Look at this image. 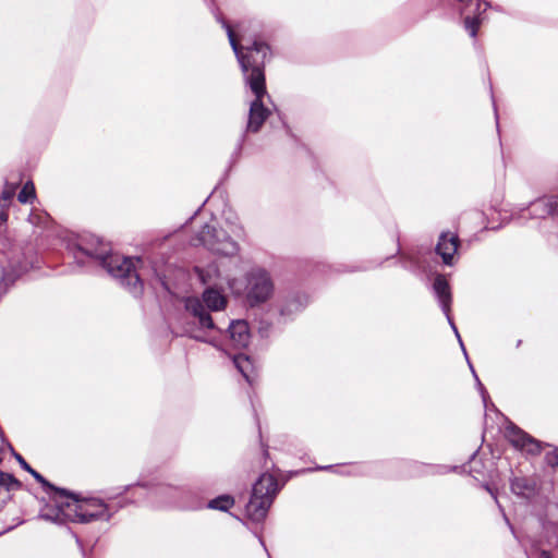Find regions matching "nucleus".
Listing matches in <instances>:
<instances>
[{"label": "nucleus", "instance_id": "1", "mask_svg": "<svg viewBox=\"0 0 558 558\" xmlns=\"http://www.w3.org/2000/svg\"><path fill=\"white\" fill-rule=\"evenodd\" d=\"M225 27L242 71L247 73L251 70V73L246 76V82L255 95V100L252 101L250 107L247 131L255 133L259 131L270 114V111L263 104V97L266 95L263 64L269 48L258 40H254L252 46L242 47L235 38L233 28L227 23H225Z\"/></svg>", "mask_w": 558, "mask_h": 558}, {"label": "nucleus", "instance_id": "2", "mask_svg": "<svg viewBox=\"0 0 558 558\" xmlns=\"http://www.w3.org/2000/svg\"><path fill=\"white\" fill-rule=\"evenodd\" d=\"M80 251L99 259L108 272L113 277L120 278L130 288L132 293L135 295L142 293V282L132 258L109 255V248L102 243H99V248L80 247Z\"/></svg>", "mask_w": 558, "mask_h": 558}, {"label": "nucleus", "instance_id": "3", "mask_svg": "<svg viewBox=\"0 0 558 558\" xmlns=\"http://www.w3.org/2000/svg\"><path fill=\"white\" fill-rule=\"evenodd\" d=\"M47 520L63 522L65 519L80 522H89L95 519H109L106 505L99 499L78 500L71 496V500L60 505V512L54 517L48 513L41 515Z\"/></svg>", "mask_w": 558, "mask_h": 558}, {"label": "nucleus", "instance_id": "4", "mask_svg": "<svg viewBox=\"0 0 558 558\" xmlns=\"http://www.w3.org/2000/svg\"><path fill=\"white\" fill-rule=\"evenodd\" d=\"M227 305L226 296L216 288L208 287L203 292L202 300L190 296L184 300L185 310L198 319L202 328L214 329L215 325L207 311H221Z\"/></svg>", "mask_w": 558, "mask_h": 558}, {"label": "nucleus", "instance_id": "5", "mask_svg": "<svg viewBox=\"0 0 558 558\" xmlns=\"http://www.w3.org/2000/svg\"><path fill=\"white\" fill-rule=\"evenodd\" d=\"M278 492L276 478L270 474H263L253 487L250 501L246 505V514L253 521H262L272 504Z\"/></svg>", "mask_w": 558, "mask_h": 558}, {"label": "nucleus", "instance_id": "6", "mask_svg": "<svg viewBox=\"0 0 558 558\" xmlns=\"http://www.w3.org/2000/svg\"><path fill=\"white\" fill-rule=\"evenodd\" d=\"M198 241L216 254L232 256L239 251V245L222 229L205 226L198 236Z\"/></svg>", "mask_w": 558, "mask_h": 558}, {"label": "nucleus", "instance_id": "7", "mask_svg": "<svg viewBox=\"0 0 558 558\" xmlns=\"http://www.w3.org/2000/svg\"><path fill=\"white\" fill-rule=\"evenodd\" d=\"M274 292V283L264 269H253L247 274V300L252 305L266 302Z\"/></svg>", "mask_w": 558, "mask_h": 558}, {"label": "nucleus", "instance_id": "8", "mask_svg": "<svg viewBox=\"0 0 558 558\" xmlns=\"http://www.w3.org/2000/svg\"><path fill=\"white\" fill-rule=\"evenodd\" d=\"M507 437L514 447L525 450L531 454L541 452V444L519 428H509Z\"/></svg>", "mask_w": 558, "mask_h": 558}, {"label": "nucleus", "instance_id": "9", "mask_svg": "<svg viewBox=\"0 0 558 558\" xmlns=\"http://www.w3.org/2000/svg\"><path fill=\"white\" fill-rule=\"evenodd\" d=\"M459 239L456 234L445 232L441 233L436 251L447 265L452 264V258L458 251Z\"/></svg>", "mask_w": 558, "mask_h": 558}, {"label": "nucleus", "instance_id": "10", "mask_svg": "<svg viewBox=\"0 0 558 558\" xmlns=\"http://www.w3.org/2000/svg\"><path fill=\"white\" fill-rule=\"evenodd\" d=\"M229 333L234 348L241 349L247 347L251 336L248 326L244 320L232 322L229 326Z\"/></svg>", "mask_w": 558, "mask_h": 558}, {"label": "nucleus", "instance_id": "11", "mask_svg": "<svg viewBox=\"0 0 558 558\" xmlns=\"http://www.w3.org/2000/svg\"><path fill=\"white\" fill-rule=\"evenodd\" d=\"M535 489V481L529 477H514L511 482L512 493L524 498L533 496Z\"/></svg>", "mask_w": 558, "mask_h": 558}, {"label": "nucleus", "instance_id": "12", "mask_svg": "<svg viewBox=\"0 0 558 558\" xmlns=\"http://www.w3.org/2000/svg\"><path fill=\"white\" fill-rule=\"evenodd\" d=\"M434 290L438 295L444 312L449 314V306L451 302V294L449 290V283L442 276H438L434 282Z\"/></svg>", "mask_w": 558, "mask_h": 558}, {"label": "nucleus", "instance_id": "13", "mask_svg": "<svg viewBox=\"0 0 558 558\" xmlns=\"http://www.w3.org/2000/svg\"><path fill=\"white\" fill-rule=\"evenodd\" d=\"M196 272L204 284H208L209 287H216L218 284L220 272L217 265L211 264L206 268H196Z\"/></svg>", "mask_w": 558, "mask_h": 558}, {"label": "nucleus", "instance_id": "14", "mask_svg": "<svg viewBox=\"0 0 558 558\" xmlns=\"http://www.w3.org/2000/svg\"><path fill=\"white\" fill-rule=\"evenodd\" d=\"M233 363L238 371L243 375V377L252 384V373L254 371V365L248 356L239 354L233 357Z\"/></svg>", "mask_w": 558, "mask_h": 558}, {"label": "nucleus", "instance_id": "15", "mask_svg": "<svg viewBox=\"0 0 558 558\" xmlns=\"http://www.w3.org/2000/svg\"><path fill=\"white\" fill-rule=\"evenodd\" d=\"M233 504H234V500L231 496L223 495V496H219V497L213 499L209 502V507L213 509L226 511L229 508H231L233 506Z\"/></svg>", "mask_w": 558, "mask_h": 558}, {"label": "nucleus", "instance_id": "16", "mask_svg": "<svg viewBox=\"0 0 558 558\" xmlns=\"http://www.w3.org/2000/svg\"><path fill=\"white\" fill-rule=\"evenodd\" d=\"M17 198L21 203H28L35 198V186L32 182L25 183L22 191L19 193Z\"/></svg>", "mask_w": 558, "mask_h": 558}, {"label": "nucleus", "instance_id": "17", "mask_svg": "<svg viewBox=\"0 0 558 558\" xmlns=\"http://www.w3.org/2000/svg\"><path fill=\"white\" fill-rule=\"evenodd\" d=\"M481 23H482V19L480 17V15L474 16V17H471L468 15L464 19V26L469 31V33L472 37L476 36L477 29H478Z\"/></svg>", "mask_w": 558, "mask_h": 558}, {"label": "nucleus", "instance_id": "18", "mask_svg": "<svg viewBox=\"0 0 558 558\" xmlns=\"http://www.w3.org/2000/svg\"><path fill=\"white\" fill-rule=\"evenodd\" d=\"M16 484H17V482L11 474L0 472V487L1 488L9 490L12 486H14Z\"/></svg>", "mask_w": 558, "mask_h": 558}, {"label": "nucleus", "instance_id": "19", "mask_svg": "<svg viewBox=\"0 0 558 558\" xmlns=\"http://www.w3.org/2000/svg\"><path fill=\"white\" fill-rule=\"evenodd\" d=\"M22 468L24 470H26L27 472H29L35 478L37 482L41 483L43 485H49L48 482L38 473L36 472L35 470H33L26 462L25 460L22 458V457H17Z\"/></svg>", "mask_w": 558, "mask_h": 558}, {"label": "nucleus", "instance_id": "20", "mask_svg": "<svg viewBox=\"0 0 558 558\" xmlns=\"http://www.w3.org/2000/svg\"><path fill=\"white\" fill-rule=\"evenodd\" d=\"M532 207L534 211L542 210L544 214H550L553 211V206L548 205L545 201H537L532 204Z\"/></svg>", "mask_w": 558, "mask_h": 558}, {"label": "nucleus", "instance_id": "21", "mask_svg": "<svg viewBox=\"0 0 558 558\" xmlns=\"http://www.w3.org/2000/svg\"><path fill=\"white\" fill-rule=\"evenodd\" d=\"M546 462L550 466H558V449H554L546 453Z\"/></svg>", "mask_w": 558, "mask_h": 558}, {"label": "nucleus", "instance_id": "22", "mask_svg": "<svg viewBox=\"0 0 558 558\" xmlns=\"http://www.w3.org/2000/svg\"><path fill=\"white\" fill-rule=\"evenodd\" d=\"M14 194V189L4 190L2 193L3 201H10Z\"/></svg>", "mask_w": 558, "mask_h": 558}, {"label": "nucleus", "instance_id": "23", "mask_svg": "<svg viewBox=\"0 0 558 558\" xmlns=\"http://www.w3.org/2000/svg\"><path fill=\"white\" fill-rule=\"evenodd\" d=\"M242 231V228L239 225H233L231 227V233L238 235Z\"/></svg>", "mask_w": 558, "mask_h": 558}, {"label": "nucleus", "instance_id": "24", "mask_svg": "<svg viewBox=\"0 0 558 558\" xmlns=\"http://www.w3.org/2000/svg\"><path fill=\"white\" fill-rule=\"evenodd\" d=\"M541 558H551L550 554L548 551L543 550L541 553Z\"/></svg>", "mask_w": 558, "mask_h": 558}, {"label": "nucleus", "instance_id": "25", "mask_svg": "<svg viewBox=\"0 0 558 558\" xmlns=\"http://www.w3.org/2000/svg\"><path fill=\"white\" fill-rule=\"evenodd\" d=\"M0 220L1 221H5L7 220V215L5 214H1L0 215Z\"/></svg>", "mask_w": 558, "mask_h": 558}, {"label": "nucleus", "instance_id": "26", "mask_svg": "<svg viewBox=\"0 0 558 558\" xmlns=\"http://www.w3.org/2000/svg\"><path fill=\"white\" fill-rule=\"evenodd\" d=\"M487 7H488V3H485L484 4V11L487 9Z\"/></svg>", "mask_w": 558, "mask_h": 558}]
</instances>
